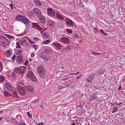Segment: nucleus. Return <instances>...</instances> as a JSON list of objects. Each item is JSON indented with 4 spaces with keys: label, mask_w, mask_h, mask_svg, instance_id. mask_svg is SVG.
<instances>
[{
    "label": "nucleus",
    "mask_w": 125,
    "mask_h": 125,
    "mask_svg": "<svg viewBox=\"0 0 125 125\" xmlns=\"http://www.w3.org/2000/svg\"><path fill=\"white\" fill-rule=\"evenodd\" d=\"M11 122L14 124L17 125L18 124V122L14 118L12 119L11 121Z\"/></svg>",
    "instance_id": "nucleus-26"
},
{
    "label": "nucleus",
    "mask_w": 125,
    "mask_h": 125,
    "mask_svg": "<svg viewBox=\"0 0 125 125\" xmlns=\"http://www.w3.org/2000/svg\"><path fill=\"white\" fill-rule=\"evenodd\" d=\"M81 1V0H75L74 2L77 3L78 4H79L80 3Z\"/></svg>",
    "instance_id": "nucleus-38"
},
{
    "label": "nucleus",
    "mask_w": 125,
    "mask_h": 125,
    "mask_svg": "<svg viewBox=\"0 0 125 125\" xmlns=\"http://www.w3.org/2000/svg\"><path fill=\"white\" fill-rule=\"evenodd\" d=\"M23 57L21 54L18 56L16 58L17 62L18 63H21L23 61Z\"/></svg>",
    "instance_id": "nucleus-11"
},
{
    "label": "nucleus",
    "mask_w": 125,
    "mask_h": 125,
    "mask_svg": "<svg viewBox=\"0 0 125 125\" xmlns=\"http://www.w3.org/2000/svg\"><path fill=\"white\" fill-rule=\"evenodd\" d=\"M58 88L59 89H61L62 88H63L64 87L63 86H61V85H60L58 86Z\"/></svg>",
    "instance_id": "nucleus-39"
},
{
    "label": "nucleus",
    "mask_w": 125,
    "mask_h": 125,
    "mask_svg": "<svg viewBox=\"0 0 125 125\" xmlns=\"http://www.w3.org/2000/svg\"><path fill=\"white\" fill-rule=\"evenodd\" d=\"M52 45L57 48L58 49H60L62 48V45L59 43L54 42L52 43Z\"/></svg>",
    "instance_id": "nucleus-15"
},
{
    "label": "nucleus",
    "mask_w": 125,
    "mask_h": 125,
    "mask_svg": "<svg viewBox=\"0 0 125 125\" xmlns=\"http://www.w3.org/2000/svg\"><path fill=\"white\" fill-rule=\"evenodd\" d=\"M22 50L21 49L17 50L15 51V53L17 55H19L22 53Z\"/></svg>",
    "instance_id": "nucleus-27"
},
{
    "label": "nucleus",
    "mask_w": 125,
    "mask_h": 125,
    "mask_svg": "<svg viewBox=\"0 0 125 125\" xmlns=\"http://www.w3.org/2000/svg\"><path fill=\"white\" fill-rule=\"evenodd\" d=\"M60 39L62 42L65 43L69 44V39L68 38L62 36L61 37Z\"/></svg>",
    "instance_id": "nucleus-9"
},
{
    "label": "nucleus",
    "mask_w": 125,
    "mask_h": 125,
    "mask_svg": "<svg viewBox=\"0 0 125 125\" xmlns=\"http://www.w3.org/2000/svg\"><path fill=\"white\" fill-rule=\"evenodd\" d=\"M27 91L30 92H31L33 90V87L31 85H29L26 87Z\"/></svg>",
    "instance_id": "nucleus-18"
},
{
    "label": "nucleus",
    "mask_w": 125,
    "mask_h": 125,
    "mask_svg": "<svg viewBox=\"0 0 125 125\" xmlns=\"http://www.w3.org/2000/svg\"><path fill=\"white\" fill-rule=\"evenodd\" d=\"M32 60V59H29V61H31Z\"/></svg>",
    "instance_id": "nucleus-62"
},
{
    "label": "nucleus",
    "mask_w": 125,
    "mask_h": 125,
    "mask_svg": "<svg viewBox=\"0 0 125 125\" xmlns=\"http://www.w3.org/2000/svg\"><path fill=\"white\" fill-rule=\"evenodd\" d=\"M26 70V67L24 66H20L15 68L14 70V72L17 73L23 74Z\"/></svg>",
    "instance_id": "nucleus-4"
},
{
    "label": "nucleus",
    "mask_w": 125,
    "mask_h": 125,
    "mask_svg": "<svg viewBox=\"0 0 125 125\" xmlns=\"http://www.w3.org/2000/svg\"><path fill=\"white\" fill-rule=\"evenodd\" d=\"M10 6L11 8V9L12 10L13 9V7H12V4H10Z\"/></svg>",
    "instance_id": "nucleus-55"
},
{
    "label": "nucleus",
    "mask_w": 125,
    "mask_h": 125,
    "mask_svg": "<svg viewBox=\"0 0 125 125\" xmlns=\"http://www.w3.org/2000/svg\"><path fill=\"white\" fill-rule=\"evenodd\" d=\"M19 125H26L25 123H22L19 124Z\"/></svg>",
    "instance_id": "nucleus-53"
},
{
    "label": "nucleus",
    "mask_w": 125,
    "mask_h": 125,
    "mask_svg": "<svg viewBox=\"0 0 125 125\" xmlns=\"http://www.w3.org/2000/svg\"><path fill=\"white\" fill-rule=\"evenodd\" d=\"M42 124L41 123H39L38 124V125H42Z\"/></svg>",
    "instance_id": "nucleus-57"
},
{
    "label": "nucleus",
    "mask_w": 125,
    "mask_h": 125,
    "mask_svg": "<svg viewBox=\"0 0 125 125\" xmlns=\"http://www.w3.org/2000/svg\"><path fill=\"white\" fill-rule=\"evenodd\" d=\"M27 78L31 80L36 82L37 81V79L34 75L33 72L31 71H29L27 75Z\"/></svg>",
    "instance_id": "nucleus-6"
},
{
    "label": "nucleus",
    "mask_w": 125,
    "mask_h": 125,
    "mask_svg": "<svg viewBox=\"0 0 125 125\" xmlns=\"http://www.w3.org/2000/svg\"><path fill=\"white\" fill-rule=\"evenodd\" d=\"M100 31L101 33H104V31L103 30L101 29L100 30Z\"/></svg>",
    "instance_id": "nucleus-52"
},
{
    "label": "nucleus",
    "mask_w": 125,
    "mask_h": 125,
    "mask_svg": "<svg viewBox=\"0 0 125 125\" xmlns=\"http://www.w3.org/2000/svg\"><path fill=\"white\" fill-rule=\"evenodd\" d=\"M9 38H10V39H12L13 38H14V37L13 36H11L10 35L9 36Z\"/></svg>",
    "instance_id": "nucleus-54"
},
{
    "label": "nucleus",
    "mask_w": 125,
    "mask_h": 125,
    "mask_svg": "<svg viewBox=\"0 0 125 125\" xmlns=\"http://www.w3.org/2000/svg\"><path fill=\"white\" fill-rule=\"evenodd\" d=\"M56 17L58 20L61 21L63 20L64 19L63 17L58 13H56Z\"/></svg>",
    "instance_id": "nucleus-19"
},
{
    "label": "nucleus",
    "mask_w": 125,
    "mask_h": 125,
    "mask_svg": "<svg viewBox=\"0 0 125 125\" xmlns=\"http://www.w3.org/2000/svg\"><path fill=\"white\" fill-rule=\"evenodd\" d=\"M81 75H80L79 76H77L76 77V79H77V80H78L80 78V77H81Z\"/></svg>",
    "instance_id": "nucleus-48"
},
{
    "label": "nucleus",
    "mask_w": 125,
    "mask_h": 125,
    "mask_svg": "<svg viewBox=\"0 0 125 125\" xmlns=\"http://www.w3.org/2000/svg\"><path fill=\"white\" fill-rule=\"evenodd\" d=\"M37 71L39 74L40 77L42 79H44L46 74L44 69L42 65H40L38 67Z\"/></svg>",
    "instance_id": "nucleus-3"
},
{
    "label": "nucleus",
    "mask_w": 125,
    "mask_h": 125,
    "mask_svg": "<svg viewBox=\"0 0 125 125\" xmlns=\"http://www.w3.org/2000/svg\"><path fill=\"white\" fill-rule=\"evenodd\" d=\"M4 80V76L2 75H0V83H2Z\"/></svg>",
    "instance_id": "nucleus-28"
},
{
    "label": "nucleus",
    "mask_w": 125,
    "mask_h": 125,
    "mask_svg": "<svg viewBox=\"0 0 125 125\" xmlns=\"http://www.w3.org/2000/svg\"><path fill=\"white\" fill-rule=\"evenodd\" d=\"M51 53L50 50L49 49L47 48L39 54V57L44 60H48L50 58V54Z\"/></svg>",
    "instance_id": "nucleus-1"
},
{
    "label": "nucleus",
    "mask_w": 125,
    "mask_h": 125,
    "mask_svg": "<svg viewBox=\"0 0 125 125\" xmlns=\"http://www.w3.org/2000/svg\"><path fill=\"white\" fill-rule=\"evenodd\" d=\"M67 79V78H64V79H62V81L65 80H66Z\"/></svg>",
    "instance_id": "nucleus-60"
},
{
    "label": "nucleus",
    "mask_w": 125,
    "mask_h": 125,
    "mask_svg": "<svg viewBox=\"0 0 125 125\" xmlns=\"http://www.w3.org/2000/svg\"><path fill=\"white\" fill-rule=\"evenodd\" d=\"M94 77L93 76L90 75L89 76L87 79V81L88 82H90L92 81L93 80Z\"/></svg>",
    "instance_id": "nucleus-23"
},
{
    "label": "nucleus",
    "mask_w": 125,
    "mask_h": 125,
    "mask_svg": "<svg viewBox=\"0 0 125 125\" xmlns=\"http://www.w3.org/2000/svg\"><path fill=\"white\" fill-rule=\"evenodd\" d=\"M95 95L94 94H92L89 97V100L90 101H93L95 98Z\"/></svg>",
    "instance_id": "nucleus-29"
},
{
    "label": "nucleus",
    "mask_w": 125,
    "mask_h": 125,
    "mask_svg": "<svg viewBox=\"0 0 125 125\" xmlns=\"http://www.w3.org/2000/svg\"><path fill=\"white\" fill-rule=\"evenodd\" d=\"M33 1L35 4L38 6H40L41 5V3L38 0H33Z\"/></svg>",
    "instance_id": "nucleus-24"
},
{
    "label": "nucleus",
    "mask_w": 125,
    "mask_h": 125,
    "mask_svg": "<svg viewBox=\"0 0 125 125\" xmlns=\"http://www.w3.org/2000/svg\"><path fill=\"white\" fill-rule=\"evenodd\" d=\"M16 48L17 49H20L21 48V47L20 45V44L18 42H16Z\"/></svg>",
    "instance_id": "nucleus-30"
},
{
    "label": "nucleus",
    "mask_w": 125,
    "mask_h": 125,
    "mask_svg": "<svg viewBox=\"0 0 125 125\" xmlns=\"http://www.w3.org/2000/svg\"><path fill=\"white\" fill-rule=\"evenodd\" d=\"M18 91L19 93L21 95H25L26 94V91L24 84L21 83L17 86Z\"/></svg>",
    "instance_id": "nucleus-5"
},
{
    "label": "nucleus",
    "mask_w": 125,
    "mask_h": 125,
    "mask_svg": "<svg viewBox=\"0 0 125 125\" xmlns=\"http://www.w3.org/2000/svg\"><path fill=\"white\" fill-rule=\"evenodd\" d=\"M79 73H80V72H78L76 73H72V74H75V75H77V74H79Z\"/></svg>",
    "instance_id": "nucleus-50"
},
{
    "label": "nucleus",
    "mask_w": 125,
    "mask_h": 125,
    "mask_svg": "<svg viewBox=\"0 0 125 125\" xmlns=\"http://www.w3.org/2000/svg\"><path fill=\"white\" fill-rule=\"evenodd\" d=\"M32 47L35 50H37L38 49V47L37 45L34 44L32 46Z\"/></svg>",
    "instance_id": "nucleus-31"
},
{
    "label": "nucleus",
    "mask_w": 125,
    "mask_h": 125,
    "mask_svg": "<svg viewBox=\"0 0 125 125\" xmlns=\"http://www.w3.org/2000/svg\"><path fill=\"white\" fill-rule=\"evenodd\" d=\"M50 41V40L49 39L47 40L46 41H44L43 44H49Z\"/></svg>",
    "instance_id": "nucleus-32"
},
{
    "label": "nucleus",
    "mask_w": 125,
    "mask_h": 125,
    "mask_svg": "<svg viewBox=\"0 0 125 125\" xmlns=\"http://www.w3.org/2000/svg\"><path fill=\"white\" fill-rule=\"evenodd\" d=\"M3 69V66L1 62L0 61V72Z\"/></svg>",
    "instance_id": "nucleus-34"
},
{
    "label": "nucleus",
    "mask_w": 125,
    "mask_h": 125,
    "mask_svg": "<svg viewBox=\"0 0 125 125\" xmlns=\"http://www.w3.org/2000/svg\"><path fill=\"white\" fill-rule=\"evenodd\" d=\"M28 40H29V41L31 43H32V42L31 41V40H30L29 39H28Z\"/></svg>",
    "instance_id": "nucleus-58"
},
{
    "label": "nucleus",
    "mask_w": 125,
    "mask_h": 125,
    "mask_svg": "<svg viewBox=\"0 0 125 125\" xmlns=\"http://www.w3.org/2000/svg\"><path fill=\"white\" fill-rule=\"evenodd\" d=\"M123 103L122 102H120L118 103H116V104H117V105H119L122 104Z\"/></svg>",
    "instance_id": "nucleus-51"
},
{
    "label": "nucleus",
    "mask_w": 125,
    "mask_h": 125,
    "mask_svg": "<svg viewBox=\"0 0 125 125\" xmlns=\"http://www.w3.org/2000/svg\"><path fill=\"white\" fill-rule=\"evenodd\" d=\"M33 11L34 14L38 16V17L42 15L40 10L37 8H35L34 9Z\"/></svg>",
    "instance_id": "nucleus-10"
},
{
    "label": "nucleus",
    "mask_w": 125,
    "mask_h": 125,
    "mask_svg": "<svg viewBox=\"0 0 125 125\" xmlns=\"http://www.w3.org/2000/svg\"><path fill=\"white\" fill-rule=\"evenodd\" d=\"M47 12L48 15L52 17H54L55 16V13L54 10L51 8H48L47 10Z\"/></svg>",
    "instance_id": "nucleus-8"
},
{
    "label": "nucleus",
    "mask_w": 125,
    "mask_h": 125,
    "mask_svg": "<svg viewBox=\"0 0 125 125\" xmlns=\"http://www.w3.org/2000/svg\"><path fill=\"white\" fill-rule=\"evenodd\" d=\"M32 27L35 29H36V28L37 29L40 31H41L42 29V28L40 27V26L38 25L37 23H33Z\"/></svg>",
    "instance_id": "nucleus-14"
},
{
    "label": "nucleus",
    "mask_w": 125,
    "mask_h": 125,
    "mask_svg": "<svg viewBox=\"0 0 125 125\" xmlns=\"http://www.w3.org/2000/svg\"><path fill=\"white\" fill-rule=\"evenodd\" d=\"M29 44L27 42L25 43V45L27 47H28L29 46Z\"/></svg>",
    "instance_id": "nucleus-45"
},
{
    "label": "nucleus",
    "mask_w": 125,
    "mask_h": 125,
    "mask_svg": "<svg viewBox=\"0 0 125 125\" xmlns=\"http://www.w3.org/2000/svg\"><path fill=\"white\" fill-rule=\"evenodd\" d=\"M26 41V39L25 38H23L19 40L20 43L21 45L22 46L23 43L25 42Z\"/></svg>",
    "instance_id": "nucleus-21"
},
{
    "label": "nucleus",
    "mask_w": 125,
    "mask_h": 125,
    "mask_svg": "<svg viewBox=\"0 0 125 125\" xmlns=\"http://www.w3.org/2000/svg\"><path fill=\"white\" fill-rule=\"evenodd\" d=\"M92 54L93 55H97V53L96 52H92Z\"/></svg>",
    "instance_id": "nucleus-42"
},
{
    "label": "nucleus",
    "mask_w": 125,
    "mask_h": 125,
    "mask_svg": "<svg viewBox=\"0 0 125 125\" xmlns=\"http://www.w3.org/2000/svg\"><path fill=\"white\" fill-rule=\"evenodd\" d=\"M66 31L67 32L69 33H71L72 32V31L69 29H66Z\"/></svg>",
    "instance_id": "nucleus-35"
},
{
    "label": "nucleus",
    "mask_w": 125,
    "mask_h": 125,
    "mask_svg": "<svg viewBox=\"0 0 125 125\" xmlns=\"http://www.w3.org/2000/svg\"><path fill=\"white\" fill-rule=\"evenodd\" d=\"M40 21L43 24H45L46 22V20L43 16L42 15L38 17Z\"/></svg>",
    "instance_id": "nucleus-13"
},
{
    "label": "nucleus",
    "mask_w": 125,
    "mask_h": 125,
    "mask_svg": "<svg viewBox=\"0 0 125 125\" xmlns=\"http://www.w3.org/2000/svg\"><path fill=\"white\" fill-rule=\"evenodd\" d=\"M16 57V56L15 55H13V57L12 58H11V59L12 60V61H14V59H15V58Z\"/></svg>",
    "instance_id": "nucleus-47"
},
{
    "label": "nucleus",
    "mask_w": 125,
    "mask_h": 125,
    "mask_svg": "<svg viewBox=\"0 0 125 125\" xmlns=\"http://www.w3.org/2000/svg\"><path fill=\"white\" fill-rule=\"evenodd\" d=\"M65 49L67 50H69L71 48V46L68 45L65 47Z\"/></svg>",
    "instance_id": "nucleus-36"
},
{
    "label": "nucleus",
    "mask_w": 125,
    "mask_h": 125,
    "mask_svg": "<svg viewBox=\"0 0 125 125\" xmlns=\"http://www.w3.org/2000/svg\"><path fill=\"white\" fill-rule=\"evenodd\" d=\"M5 88L7 90L10 91H12V87L11 85L8 83H5L4 84Z\"/></svg>",
    "instance_id": "nucleus-12"
},
{
    "label": "nucleus",
    "mask_w": 125,
    "mask_h": 125,
    "mask_svg": "<svg viewBox=\"0 0 125 125\" xmlns=\"http://www.w3.org/2000/svg\"><path fill=\"white\" fill-rule=\"evenodd\" d=\"M65 21L66 24V26L67 27H73L74 26V22H73L71 19L68 18L66 19Z\"/></svg>",
    "instance_id": "nucleus-7"
},
{
    "label": "nucleus",
    "mask_w": 125,
    "mask_h": 125,
    "mask_svg": "<svg viewBox=\"0 0 125 125\" xmlns=\"http://www.w3.org/2000/svg\"><path fill=\"white\" fill-rule=\"evenodd\" d=\"M24 16L21 15H18L16 17L15 19L17 21H22Z\"/></svg>",
    "instance_id": "nucleus-17"
},
{
    "label": "nucleus",
    "mask_w": 125,
    "mask_h": 125,
    "mask_svg": "<svg viewBox=\"0 0 125 125\" xmlns=\"http://www.w3.org/2000/svg\"><path fill=\"white\" fill-rule=\"evenodd\" d=\"M42 35L44 37L46 38H47L49 37L48 34L46 31L43 32Z\"/></svg>",
    "instance_id": "nucleus-22"
},
{
    "label": "nucleus",
    "mask_w": 125,
    "mask_h": 125,
    "mask_svg": "<svg viewBox=\"0 0 125 125\" xmlns=\"http://www.w3.org/2000/svg\"><path fill=\"white\" fill-rule=\"evenodd\" d=\"M25 33H23L22 34H21V36H22V35L23 36V35H25Z\"/></svg>",
    "instance_id": "nucleus-59"
},
{
    "label": "nucleus",
    "mask_w": 125,
    "mask_h": 125,
    "mask_svg": "<svg viewBox=\"0 0 125 125\" xmlns=\"http://www.w3.org/2000/svg\"><path fill=\"white\" fill-rule=\"evenodd\" d=\"M94 30L95 33H96L98 32V31L96 29L94 28Z\"/></svg>",
    "instance_id": "nucleus-46"
},
{
    "label": "nucleus",
    "mask_w": 125,
    "mask_h": 125,
    "mask_svg": "<svg viewBox=\"0 0 125 125\" xmlns=\"http://www.w3.org/2000/svg\"><path fill=\"white\" fill-rule=\"evenodd\" d=\"M39 100H36L34 101L33 102L34 103H38V102Z\"/></svg>",
    "instance_id": "nucleus-49"
},
{
    "label": "nucleus",
    "mask_w": 125,
    "mask_h": 125,
    "mask_svg": "<svg viewBox=\"0 0 125 125\" xmlns=\"http://www.w3.org/2000/svg\"><path fill=\"white\" fill-rule=\"evenodd\" d=\"M110 104L112 106H114L115 105H117V104H116V103H113L111 102Z\"/></svg>",
    "instance_id": "nucleus-43"
},
{
    "label": "nucleus",
    "mask_w": 125,
    "mask_h": 125,
    "mask_svg": "<svg viewBox=\"0 0 125 125\" xmlns=\"http://www.w3.org/2000/svg\"><path fill=\"white\" fill-rule=\"evenodd\" d=\"M101 54V53H97V55H100Z\"/></svg>",
    "instance_id": "nucleus-63"
},
{
    "label": "nucleus",
    "mask_w": 125,
    "mask_h": 125,
    "mask_svg": "<svg viewBox=\"0 0 125 125\" xmlns=\"http://www.w3.org/2000/svg\"><path fill=\"white\" fill-rule=\"evenodd\" d=\"M10 51L9 50H8L5 52V55L6 57H9L10 56Z\"/></svg>",
    "instance_id": "nucleus-25"
},
{
    "label": "nucleus",
    "mask_w": 125,
    "mask_h": 125,
    "mask_svg": "<svg viewBox=\"0 0 125 125\" xmlns=\"http://www.w3.org/2000/svg\"><path fill=\"white\" fill-rule=\"evenodd\" d=\"M54 22L53 21H52V24H53L54 23Z\"/></svg>",
    "instance_id": "nucleus-64"
},
{
    "label": "nucleus",
    "mask_w": 125,
    "mask_h": 125,
    "mask_svg": "<svg viewBox=\"0 0 125 125\" xmlns=\"http://www.w3.org/2000/svg\"><path fill=\"white\" fill-rule=\"evenodd\" d=\"M105 72V71L104 69H101L97 71L96 73L97 74L100 75L104 73Z\"/></svg>",
    "instance_id": "nucleus-20"
},
{
    "label": "nucleus",
    "mask_w": 125,
    "mask_h": 125,
    "mask_svg": "<svg viewBox=\"0 0 125 125\" xmlns=\"http://www.w3.org/2000/svg\"><path fill=\"white\" fill-rule=\"evenodd\" d=\"M10 42V41L6 37L2 36H0V45L1 46L5 47L8 46Z\"/></svg>",
    "instance_id": "nucleus-2"
},
{
    "label": "nucleus",
    "mask_w": 125,
    "mask_h": 125,
    "mask_svg": "<svg viewBox=\"0 0 125 125\" xmlns=\"http://www.w3.org/2000/svg\"><path fill=\"white\" fill-rule=\"evenodd\" d=\"M113 111L112 112V113H114L117 110V108L115 107H114L113 108Z\"/></svg>",
    "instance_id": "nucleus-33"
},
{
    "label": "nucleus",
    "mask_w": 125,
    "mask_h": 125,
    "mask_svg": "<svg viewBox=\"0 0 125 125\" xmlns=\"http://www.w3.org/2000/svg\"><path fill=\"white\" fill-rule=\"evenodd\" d=\"M33 39L35 41H38L40 40L39 38L36 37H34L33 38Z\"/></svg>",
    "instance_id": "nucleus-37"
},
{
    "label": "nucleus",
    "mask_w": 125,
    "mask_h": 125,
    "mask_svg": "<svg viewBox=\"0 0 125 125\" xmlns=\"http://www.w3.org/2000/svg\"><path fill=\"white\" fill-rule=\"evenodd\" d=\"M35 55L34 53L33 52L31 53V56L32 57H33Z\"/></svg>",
    "instance_id": "nucleus-44"
},
{
    "label": "nucleus",
    "mask_w": 125,
    "mask_h": 125,
    "mask_svg": "<svg viewBox=\"0 0 125 125\" xmlns=\"http://www.w3.org/2000/svg\"><path fill=\"white\" fill-rule=\"evenodd\" d=\"M4 93L6 95H8L9 94V93L7 92H4Z\"/></svg>",
    "instance_id": "nucleus-41"
},
{
    "label": "nucleus",
    "mask_w": 125,
    "mask_h": 125,
    "mask_svg": "<svg viewBox=\"0 0 125 125\" xmlns=\"http://www.w3.org/2000/svg\"><path fill=\"white\" fill-rule=\"evenodd\" d=\"M22 21L26 24H28L29 23V21L24 16L23 17Z\"/></svg>",
    "instance_id": "nucleus-16"
},
{
    "label": "nucleus",
    "mask_w": 125,
    "mask_h": 125,
    "mask_svg": "<svg viewBox=\"0 0 125 125\" xmlns=\"http://www.w3.org/2000/svg\"><path fill=\"white\" fill-rule=\"evenodd\" d=\"M71 125H76L75 123H73L71 124Z\"/></svg>",
    "instance_id": "nucleus-56"
},
{
    "label": "nucleus",
    "mask_w": 125,
    "mask_h": 125,
    "mask_svg": "<svg viewBox=\"0 0 125 125\" xmlns=\"http://www.w3.org/2000/svg\"><path fill=\"white\" fill-rule=\"evenodd\" d=\"M103 34H104L105 35H107V34L106 33H105L104 32V33Z\"/></svg>",
    "instance_id": "nucleus-61"
},
{
    "label": "nucleus",
    "mask_w": 125,
    "mask_h": 125,
    "mask_svg": "<svg viewBox=\"0 0 125 125\" xmlns=\"http://www.w3.org/2000/svg\"><path fill=\"white\" fill-rule=\"evenodd\" d=\"M29 112H28L27 113V115L29 116V117H30V118L32 117V115H31L29 114Z\"/></svg>",
    "instance_id": "nucleus-40"
}]
</instances>
